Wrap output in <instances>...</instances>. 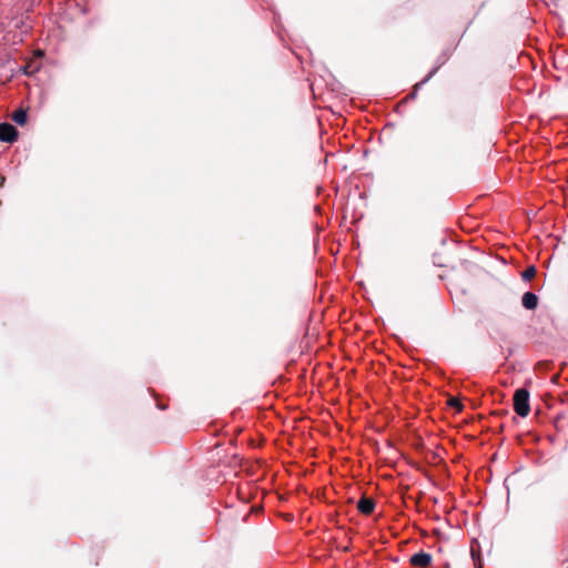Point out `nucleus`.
Returning a JSON list of instances; mask_svg holds the SVG:
<instances>
[{"instance_id": "obj_1", "label": "nucleus", "mask_w": 568, "mask_h": 568, "mask_svg": "<svg viewBox=\"0 0 568 568\" xmlns=\"http://www.w3.org/2000/svg\"><path fill=\"white\" fill-rule=\"evenodd\" d=\"M514 410L521 417H526L529 414V393L527 389L519 388L515 392Z\"/></svg>"}, {"instance_id": "obj_5", "label": "nucleus", "mask_w": 568, "mask_h": 568, "mask_svg": "<svg viewBox=\"0 0 568 568\" xmlns=\"http://www.w3.org/2000/svg\"><path fill=\"white\" fill-rule=\"evenodd\" d=\"M523 306L527 310H535L538 304V297L531 292H526L521 298Z\"/></svg>"}, {"instance_id": "obj_3", "label": "nucleus", "mask_w": 568, "mask_h": 568, "mask_svg": "<svg viewBox=\"0 0 568 568\" xmlns=\"http://www.w3.org/2000/svg\"><path fill=\"white\" fill-rule=\"evenodd\" d=\"M410 565L417 568H427L432 564V556L420 551L410 557Z\"/></svg>"}, {"instance_id": "obj_6", "label": "nucleus", "mask_w": 568, "mask_h": 568, "mask_svg": "<svg viewBox=\"0 0 568 568\" xmlns=\"http://www.w3.org/2000/svg\"><path fill=\"white\" fill-rule=\"evenodd\" d=\"M40 69V65L37 61H29L24 67H23V72L24 74L27 75H32L34 74L36 72H38Z\"/></svg>"}, {"instance_id": "obj_2", "label": "nucleus", "mask_w": 568, "mask_h": 568, "mask_svg": "<svg viewBox=\"0 0 568 568\" xmlns=\"http://www.w3.org/2000/svg\"><path fill=\"white\" fill-rule=\"evenodd\" d=\"M18 139L17 129L9 123L0 124V141L12 143Z\"/></svg>"}, {"instance_id": "obj_4", "label": "nucleus", "mask_w": 568, "mask_h": 568, "mask_svg": "<svg viewBox=\"0 0 568 568\" xmlns=\"http://www.w3.org/2000/svg\"><path fill=\"white\" fill-rule=\"evenodd\" d=\"M357 509L363 515H371L375 509V501L372 498L362 497L357 503Z\"/></svg>"}, {"instance_id": "obj_7", "label": "nucleus", "mask_w": 568, "mask_h": 568, "mask_svg": "<svg viewBox=\"0 0 568 568\" xmlns=\"http://www.w3.org/2000/svg\"><path fill=\"white\" fill-rule=\"evenodd\" d=\"M12 120L19 124V125H23L26 124L27 122V112L24 110H17L13 114H12Z\"/></svg>"}, {"instance_id": "obj_9", "label": "nucleus", "mask_w": 568, "mask_h": 568, "mask_svg": "<svg viewBox=\"0 0 568 568\" xmlns=\"http://www.w3.org/2000/svg\"><path fill=\"white\" fill-rule=\"evenodd\" d=\"M449 404H450L452 406L457 405V399L453 398V399L449 402Z\"/></svg>"}, {"instance_id": "obj_8", "label": "nucleus", "mask_w": 568, "mask_h": 568, "mask_svg": "<svg viewBox=\"0 0 568 568\" xmlns=\"http://www.w3.org/2000/svg\"><path fill=\"white\" fill-rule=\"evenodd\" d=\"M536 273H537L536 267L529 266L523 272V278L525 281H530L536 276Z\"/></svg>"}]
</instances>
